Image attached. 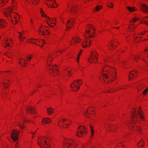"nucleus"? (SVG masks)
I'll return each mask as SVG.
<instances>
[{
  "label": "nucleus",
  "mask_w": 148,
  "mask_h": 148,
  "mask_svg": "<svg viewBox=\"0 0 148 148\" xmlns=\"http://www.w3.org/2000/svg\"><path fill=\"white\" fill-rule=\"evenodd\" d=\"M103 65L100 71L103 80L106 83L110 84L116 78V75L115 69L108 66L106 64Z\"/></svg>",
  "instance_id": "obj_1"
},
{
  "label": "nucleus",
  "mask_w": 148,
  "mask_h": 148,
  "mask_svg": "<svg viewBox=\"0 0 148 148\" xmlns=\"http://www.w3.org/2000/svg\"><path fill=\"white\" fill-rule=\"evenodd\" d=\"M131 121H127V118L125 116L123 115L121 117V121L129 127L130 129L132 131H137L140 133L142 130L141 127L138 125L137 115L136 109L133 108L131 111Z\"/></svg>",
  "instance_id": "obj_2"
},
{
  "label": "nucleus",
  "mask_w": 148,
  "mask_h": 148,
  "mask_svg": "<svg viewBox=\"0 0 148 148\" xmlns=\"http://www.w3.org/2000/svg\"><path fill=\"white\" fill-rule=\"evenodd\" d=\"M12 3L13 5L9 8L4 9L3 12L5 15L8 17V19H10L13 24H15L19 21V15L16 13V9L15 5L17 4L16 0H11Z\"/></svg>",
  "instance_id": "obj_3"
},
{
  "label": "nucleus",
  "mask_w": 148,
  "mask_h": 148,
  "mask_svg": "<svg viewBox=\"0 0 148 148\" xmlns=\"http://www.w3.org/2000/svg\"><path fill=\"white\" fill-rule=\"evenodd\" d=\"M140 58L144 60L146 63H148V48L145 49L144 52L138 54L133 55L131 54L130 57L131 59L137 62L138 59Z\"/></svg>",
  "instance_id": "obj_4"
},
{
  "label": "nucleus",
  "mask_w": 148,
  "mask_h": 148,
  "mask_svg": "<svg viewBox=\"0 0 148 148\" xmlns=\"http://www.w3.org/2000/svg\"><path fill=\"white\" fill-rule=\"evenodd\" d=\"M51 140L48 137H39L38 139V144L42 148H50Z\"/></svg>",
  "instance_id": "obj_5"
},
{
  "label": "nucleus",
  "mask_w": 148,
  "mask_h": 148,
  "mask_svg": "<svg viewBox=\"0 0 148 148\" xmlns=\"http://www.w3.org/2000/svg\"><path fill=\"white\" fill-rule=\"evenodd\" d=\"M77 142L72 138H65L63 140L62 145L64 148H76Z\"/></svg>",
  "instance_id": "obj_6"
},
{
  "label": "nucleus",
  "mask_w": 148,
  "mask_h": 148,
  "mask_svg": "<svg viewBox=\"0 0 148 148\" xmlns=\"http://www.w3.org/2000/svg\"><path fill=\"white\" fill-rule=\"evenodd\" d=\"M40 12L42 16L46 19L47 23L50 27H54L56 23V18H50L44 12L42 8L39 9Z\"/></svg>",
  "instance_id": "obj_7"
},
{
  "label": "nucleus",
  "mask_w": 148,
  "mask_h": 148,
  "mask_svg": "<svg viewBox=\"0 0 148 148\" xmlns=\"http://www.w3.org/2000/svg\"><path fill=\"white\" fill-rule=\"evenodd\" d=\"M11 74L12 72L10 71L5 72L3 73L4 76L0 81V83L3 84V86L5 88H7L9 85V78L11 77Z\"/></svg>",
  "instance_id": "obj_8"
},
{
  "label": "nucleus",
  "mask_w": 148,
  "mask_h": 148,
  "mask_svg": "<svg viewBox=\"0 0 148 148\" xmlns=\"http://www.w3.org/2000/svg\"><path fill=\"white\" fill-rule=\"evenodd\" d=\"M95 32V28L92 25H89L86 26V35L87 37L92 38L93 37Z\"/></svg>",
  "instance_id": "obj_9"
},
{
  "label": "nucleus",
  "mask_w": 148,
  "mask_h": 148,
  "mask_svg": "<svg viewBox=\"0 0 148 148\" xmlns=\"http://www.w3.org/2000/svg\"><path fill=\"white\" fill-rule=\"evenodd\" d=\"M71 121L65 119H60L58 121V125L61 128H66L68 127Z\"/></svg>",
  "instance_id": "obj_10"
},
{
  "label": "nucleus",
  "mask_w": 148,
  "mask_h": 148,
  "mask_svg": "<svg viewBox=\"0 0 148 148\" xmlns=\"http://www.w3.org/2000/svg\"><path fill=\"white\" fill-rule=\"evenodd\" d=\"M82 83V82L81 79L74 81L71 86V90L74 91H77Z\"/></svg>",
  "instance_id": "obj_11"
},
{
  "label": "nucleus",
  "mask_w": 148,
  "mask_h": 148,
  "mask_svg": "<svg viewBox=\"0 0 148 148\" xmlns=\"http://www.w3.org/2000/svg\"><path fill=\"white\" fill-rule=\"evenodd\" d=\"M13 41L10 38H5L2 41V46L6 48H10L12 47L13 44Z\"/></svg>",
  "instance_id": "obj_12"
},
{
  "label": "nucleus",
  "mask_w": 148,
  "mask_h": 148,
  "mask_svg": "<svg viewBox=\"0 0 148 148\" xmlns=\"http://www.w3.org/2000/svg\"><path fill=\"white\" fill-rule=\"evenodd\" d=\"M82 113L83 115L86 116V117L89 119L90 117L88 115H94L95 114V109L93 107L90 106L86 110H83Z\"/></svg>",
  "instance_id": "obj_13"
},
{
  "label": "nucleus",
  "mask_w": 148,
  "mask_h": 148,
  "mask_svg": "<svg viewBox=\"0 0 148 148\" xmlns=\"http://www.w3.org/2000/svg\"><path fill=\"white\" fill-rule=\"evenodd\" d=\"M27 121L32 122L31 121L27 120L21 116L19 119L16 120L15 124L16 125H18L20 128L23 129L24 127L25 122Z\"/></svg>",
  "instance_id": "obj_14"
},
{
  "label": "nucleus",
  "mask_w": 148,
  "mask_h": 148,
  "mask_svg": "<svg viewBox=\"0 0 148 148\" xmlns=\"http://www.w3.org/2000/svg\"><path fill=\"white\" fill-rule=\"evenodd\" d=\"M39 34L45 37L49 35V32L47 30V27L45 26H42L38 30Z\"/></svg>",
  "instance_id": "obj_15"
},
{
  "label": "nucleus",
  "mask_w": 148,
  "mask_h": 148,
  "mask_svg": "<svg viewBox=\"0 0 148 148\" xmlns=\"http://www.w3.org/2000/svg\"><path fill=\"white\" fill-rule=\"evenodd\" d=\"M27 42L35 43L40 47H42L45 42L44 40H40L39 39H29L27 40Z\"/></svg>",
  "instance_id": "obj_16"
},
{
  "label": "nucleus",
  "mask_w": 148,
  "mask_h": 148,
  "mask_svg": "<svg viewBox=\"0 0 148 148\" xmlns=\"http://www.w3.org/2000/svg\"><path fill=\"white\" fill-rule=\"evenodd\" d=\"M86 133V128L84 126H80L78 127L76 135L80 137L85 135Z\"/></svg>",
  "instance_id": "obj_17"
},
{
  "label": "nucleus",
  "mask_w": 148,
  "mask_h": 148,
  "mask_svg": "<svg viewBox=\"0 0 148 148\" xmlns=\"http://www.w3.org/2000/svg\"><path fill=\"white\" fill-rule=\"evenodd\" d=\"M98 55L95 51L91 52L90 56L88 59V61L90 63H96L97 61Z\"/></svg>",
  "instance_id": "obj_18"
},
{
  "label": "nucleus",
  "mask_w": 148,
  "mask_h": 148,
  "mask_svg": "<svg viewBox=\"0 0 148 148\" xmlns=\"http://www.w3.org/2000/svg\"><path fill=\"white\" fill-rule=\"evenodd\" d=\"M61 21L63 23H65V22L66 21V25L67 28L66 29V31H68V29H70L74 23V20L72 18H71L66 21L65 19H63L62 18H61Z\"/></svg>",
  "instance_id": "obj_19"
},
{
  "label": "nucleus",
  "mask_w": 148,
  "mask_h": 148,
  "mask_svg": "<svg viewBox=\"0 0 148 148\" xmlns=\"http://www.w3.org/2000/svg\"><path fill=\"white\" fill-rule=\"evenodd\" d=\"M58 66L56 65H54L52 66H51L49 67V72L50 73H51L54 76L56 75L58 72L57 70Z\"/></svg>",
  "instance_id": "obj_20"
},
{
  "label": "nucleus",
  "mask_w": 148,
  "mask_h": 148,
  "mask_svg": "<svg viewBox=\"0 0 148 148\" xmlns=\"http://www.w3.org/2000/svg\"><path fill=\"white\" fill-rule=\"evenodd\" d=\"M138 19V18H134L132 21L130 22V24L129 26L128 31L129 32H133L134 31L136 26L134 25V23Z\"/></svg>",
  "instance_id": "obj_21"
},
{
  "label": "nucleus",
  "mask_w": 148,
  "mask_h": 148,
  "mask_svg": "<svg viewBox=\"0 0 148 148\" xmlns=\"http://www.w3.org/2000/svg\"><path fill=\"white\" fill-rule=\"evenodd\" d=\"M45 3L49 7L56 8L58 6V4L54 0H47Z\"/></svg>",
  "instance_id": "obj_22"
},
{
  "label": "nucleus",
  "mask_w": 148,
  "mask_h": 148,
  "mask_svg": "<svg viewBox=\"0 0 148 148\" xmlns=\"http://www.w3.org/2000/svg\"><path fill=\"white\" fill-rule=\"evenodd\" d=\"M20 131L17 130H14L11 134L12 139L16 141L18 139V134Z\"/></svg>",
  "instance_id": "obj_23"
},
{
  "label": "nucleus",
  "mask_w": 148,
  "mask_h": 148,
  "mask_svg": "<svg viewBox=\"0 0 148 148\" xmlns=\"http://www.w3.org/2000/svg\"><path fill=\"white\" fill-rule=\"evenodd\" d=\"M117 44V41L116 40H112L108 44V47H109L110 49L112 50L115 48Z\"/></svg>",
  "instance_id": "obj_24"
},
{
  "label": "nucleus",
  "mask_w": 148,
  "mask_h": 148,
  "mask_svg": "<svg viewBox=\"0 0 148 148\" xmlns=\"http://www.w3.org/2000/svg\"><path fill=\"white\" fill-rule=\"evenodd\" d=\"M104 127L106 130L112 131L115 130L117 127V126L116 125H111L108 123L105 124L104 125Z\"/></svg>",
  "instance_id": "obj_25"
},
{
  "label": "nucleus",
  "mask_w": 148,
  "mask_h": 148,
  "mask_svg": "<svg viewBox=\"0 0 148 148\" xmlns=\"http://www.w3.org/2000/svg\"><path fill=\"white\" fill-rule=\"evenodd\" d=\"M140 11L145 14H148V6L145 4H142L140 7Z\"/></svg>",
  "instance_id": "obj_26"
},
{
  "label": "nucleus",
  "mask_w": 148,
  "mask_h": 148,
  "mask_svg": "<svg viewBox=\"0 0 148 148\" xmlns=\"http://www.w3.org/2000/svg\"><path fill=\"white\" fill-rule=\"evenodd\" d=\"M26 114H36L35 108L34 107L29 106L26 109Z\"/></svg>",
  "instance_id": "obj_27"
},
{
  "label": "nucleus",
  "mask_w": 148,
  "mask_h": 148,
  "mask_svg": "<svg viewBox=\"0 0 148 148\" xmlns=\"http://www.w3.org/2000/svg\"><path fill=\"white\" fill-rule=\"evenodd\" d=\"M137 71L136 70H133L130 72L129 75V80L132 79L136 77L137 75Z\"/></svg>",
  "instance_id": "obj_28"
},
{
  "label": "nucleus",
  "mask_w": 148,
  "mask_h": 148,
  "mask_svg": "<svg viewBox=\"0 0 148 148\" xmlns=\"http://www.w3.org/2000/svg\"><path fill=\"white\" fill-rule=\"evenodd\" d=\"M82 40L79 38L77 37L73 38L70 41V44L71 45H73L75 44L77 42H80Z\"/></svg>",
  "instance_id": "obj_29"
},
{
  "label": "nucleus",
  "mask_w": 148,
  "mask_h": 148,
  "mask_svg": "<svg viewBox=\"0 0 148 148\" xmlns=\"http://www.w3.org/2000/svg\"><path fill=\"white\" fill-rule=\"evenodd\" d=\"M69 10L71 12H76L79 9V7L77 5H72L71 7H68Z\"/></svg>",
  "instance_id": "obj_30"
},
{
  "label": "nucleus",
  "mask_w": 148,
  "mask_h": 148,
  "mask_svg": "<svg viewBox=\"0 0 148 148\" xmlns=\"http://www.w3.org/2000/svg\"><path fill=\"white\" fill-rule=\"evenodd\" d=\"M91 40L88 39H85L84 41L82 43V46L83 48L88 47L90 45Z\"/></svg>",
  "instance_id": "obj_31"
},
{
  "label": "nucleus",
  "mask_w": 148,
  "mask_h": 148,
  "mask_svg": "<svg viewBox=\"0 0 148 148\" xmlns=\"http://www.w3.org/2000/svg\"><path fill=\"white\" fill-rule=\"evenodd\" d=\"M138 114L142 121H146L143 115L144 114L141 110V109L140 107H139L138 109Z\"/></svg>",
  "instance_id": "obj_32"
},
{
  "label": "nucleus",
  "mask_w": 148,
  "mask_h": 148,
  "mask_svg": "<svg viewBox=\"0 0 148 148\" xmlns=\"http://www.w3.org/2000/svg\"><path fill=\"white\" fill-rule=\"evenodd\" d=\"M82 52V50H80V52L78 53V55H77V58H76V60L78 63L77 65H78V68L81 71H82L83 69H84V68L82 67H81L79 64V58L80 56V55H81V53Z\"/></svg>",
  "instance_id": "obj_33"
},
{
  "label": "nucleus",
  "mask_w": 148,
  "mask_h": 148,
  "mask_svg": "<svg viewBox=\"0 0 148 148\" xmlns=\"http://www.w3.org/2000/svg\"><path fill=\"white\" fill-rule=\"evenodd\" d=\"M145 85L143 84H138L136 86L137 94L138 95L140 94V91L145 88Z\"/></svg>",
  "instance_id": "obj_34"
},
{
  "label": "nucleus",
  "mask_w": 148,
  "mask_h": 148,
  "mask_svg": "<svg viewBox=\"0 0 148 148\" xmlns=\"http://www.w3.org/2000/svg\"><path fill=\"white\" fill-rule=\"evenodd\" d=\"M7 25V22L5 20L0 18V28H3Z\"/></svg>",
  "instance_id": "obj_35"
},
{
  "label": "nucleus",
  "mask_w": 148,
  "mask_h": 148,
  "mask_svg": "<svg viewBox=\"0 0 148 148\" xmlns=\"http://www.w3.org/2000/svg\"><path fill=\"white\" fill-rule=\"evenodd\" d=\"M123 144L121 143H118L116 144H114L113 145L114 148H126L124 147Z\"/></svg>",
  "instance_id": "obj_36"
},
{
  "label": "nucleus",
  "mask_w": 148,
  "mask_h": 148,
  "mask_svg": "<svg viewBox=\"0 0 148 148\" xmlns=\"http://www.w3.org/2000/svg\"><path fill=\"white\" fill-rule=\"evenodd\" d=\"M19 63L23 66H25L26 65L27 62L26 60L23 58L19 59L18 60Z\"/></svg>",
  "instance_id": "obj_37"
},
{
  "label": "nucleus",
  "mask_w": 148,
  "mask_h": 148,
  "mask_svg": "<svg viewBox=\"0 0 148 148\" xmlns=\"http://www.w3.org/2000/svg\"><path fill=\"white\" fill-rule=\"evenodd\" d=\"M19 39L21 41H23L25 38V34L23 32H19Z\"/></svg>",
  "instance_id": "obj_38"
},
{
  "label": "nucleus",
  "mask_w": 148,
  "mask_h": 148,
  "mask_svg": "<svg viewBox=\"0 0 148 148\" xmlns=\"http://www.w3.org/2000/svg\"><path fill=\"white\" fill-rule=\"evenodd\" d=\"M51 121V119L48 118H43L42 123L43 125H45L49 123Z\"/></svg>",
  "instance_id": "obj_39"
},
{
  "label": "nucleus",
  "mask_w": 148,
  "mask_h": 148,
  "mask_svg": "<svg viewBox=\"0 0 148 148\" xmlns=\"http://www.w3.org/2000/svg\"><path fill=\"white\" fill-rule=\"evenodd\" d=\"M52 54H49L47 60V64L48 66H50L51 64V62L53 59V57H52Z\"/></svg>",
  "instance_id": "obj_40"
},
{
  "label": "nucleus",
  "mask_w": 148,
  "mask_h": 148,
  "mask_svg": "<svg viewBox=\"0 0 148 148\" xmlns=\"http://www.w3.org/2000/svg\"><path fill=\"white\" fill-rule=\"evenodd\" d=\"M8 1L9 0H0V7L4 6Z\"/></svg>",
  "instance_id": "obj_41"
},
{
  "label": "nucleus",
  "mask_w": 148,
  "mask_h": 148,
  "mask_svg": "<svg viewBox=\"0 0 148 148\" xmlns=\"http://www.w3.org/2000/svg\"><path fill=\"white\" fill-rule=\"evenodd\" d=\"M62 50H61V49H58L54 51L53 55L54 56H58L59 55L57 53H61L62 52Z\"/></svg>",
  "instance_id": "obj_42"
},
{
  "label": "nucleus",
  "mask_w": 148,
  "mask_h": 148,
  "mask_svg": "<svg viewBox=\"0 0 148 148\" xmlns=\"http://www.w3.org/2000/svg\"><path fill=\"white\" fill-rule=\"evenodd\" d=\"M70 71L71 69L69 68H66V70L64 71V73H65V75L69 76H71V73Z\"/></svg>",
  "instance_id": "obj_43"
},
{
  "label": "nucleus",
  "mask_w": 148,
  "mask_h": 148,
  "mask_svg": "<svg viewBox=\"0 0 148 148\" xmlns=\"http://www.w3.org/2000/svg\"><path fill=\"white\" fill-rule=\"evenodd\" d=\"M128 11L130 12H133L137 10V9L135 7H131L128 6L127 7Z\"/></svg>",
  "instance_id": "obj_44"
},
{
  "label": "nucleus",
  "mask_w": 148,
  "mask_h": 148,
  "mask_svg": "<svg viewBox=\"0 0 148 148\" xmlns=\"http://www.w3.org/2000/svg\"><path fill=\"white\" fill-rule=\"evenodd\" d=\"M117 63H119V65L120 66H122L123 68H125V66L127 64V62L122 60L119 61Z\"/></svg>",
  "instance_id": "obj_45"
},
{
  "label": "nucleus",
  "mask_w": 148,
  "mask_h": 148,
  "mask_svg": "<svg viewBox=\"0 0 148 148\" xmlns=\"http://www.w3.org/2000/svg\"><path fill=\"white\" fill-rule=\"evenodd\" d=\"M102 8V6L101 5L97 6L93 10V12H96L99 11L100 9Z\"/></svg>",
  "instance_id": "obj_46"
},
{
  "label": "nucleus",
  "mask_w": 148,
  "mask_h": 148,
  "mask_svg": "<svg viewBox=\"0 0 148 148\" xmlns=\"http://www.w3.org/2000/svg\"><path fill=\"white\" fill-rule=\"evenodd\" d=\"M47 112L48 114L50 115L53 113V110L51 107L47 108Z\"/></svg>",
  "instance_id": "obj_47"
},
{
  "label": "nucleus",
  "mask_w": 148,
  "mask_h": 148,
  "mask_svg": "<svg viewBox=\"0 0 148 148\" xmlns=\"http://www.w3.org/2000/svg\"><path fill=\"white\" fill-rule=\"evenodd\" d=\"M28 2L31 1L33 4L34 5H36L39 2L40 0H27Z\"/></svg>",
  "instance_id": "obj_48"
},
{
  "label": "nucleus",
  "mask_w": 148,
  "mask_h": 148,
  "mask_svg": "<svg viewBox=\"0 0 148 148\" xmlns=\"http://www.w3.org/2000/svg\"><path fill=\"white\" fill-rule=\"evenodd\" d=\"M90 133H91V136L90 137H92L94 134V131L93 129V126L91 125H90Z\"/></svg>",
  "instance_id": "obj_49"
},
{
  "label": "nucleus",
  "mask_w": 148,
  "mask_h": 148,
  "mask_svg": "<svg viewBox=\"0 0 148 148\" xmlns=\"http://www.w3.org/2000/svg\"><path fill=\"white\" fill-rule=\"evenodd\" d=\"M138 147H143L144 146V141L143 140H141L138 143Z\"/></svg>",
  "instance_id": "obj_50"
},
{
  "label": "nucleus",
  "mask_w": 148,
  "mask_h": 148,
  "mask_svg": "<svg viewBox=\"0 0 148 148\" xmlns=\"http://www.w3.org/2000/svg\"><path fill=\"white\" fill-rule=\"evenodd\" d=\"M13 53L10 52H8L5 54V55L9 58H11L13 56Z\"/></svg>",
  "instance_id": "obj_51"
},
{
  "label": "nucleus",
  "mask_w": 148,
  "mask_h": 148,
  "mask_svg": "<svg viewBox=\"0 0 148 148\" xmlns=\"http://www.w3.org/2000/svg\"><path fill=\"white\" fill-rule=\"evenodd\" d=\"M107 6L108 7L112 8H113V4L112 3L109 2L107 3Z\"/></svg>",
  "instance_id": "obj_52"
},
{
  "label": "nucleus",
  "mask_w": 148,
  "mask_h": 148,
  "mask_svg": "<svg viewBox=\"0 0 148 148\" xmlns=\"http://www.w3.org/2000/svg\"><path fill=\"white\" fill-rule=\"evenodd\" d=\"M145 18H148V17H144V18L143 19V23L148 26V21L146 20Z\"/></svg>",
  "instance_id": "obj_53"
},
{
  "label": "nucleus",
  "mask_w": 148,
  "mask_h": 148,
  "mask_svg": "<svg viewBox=\"0 0 148 148\" xmlns=\"http://www.w3.org/2000/svg\"><path fill=\"white\" fill-rule=\"evenodd\" d=\"M127 88V86L126 85H124V86H121L120 88H119V89L121 90L123 89H126Z\"/></svg>",
  "instance_id": "obj_54"
},
{
  "label": "nucleus",
  "mask_w": 148,
  "mask_h": 148,
  "mask_svg": "<svg viewBox=\"0 0 148 148\" xmlns=\"http://www.w3.org/2000/svg\"><path fill=\"white\" fill-rule=\"evenodd\" d=\"M33 57V55H31L29 56H27V60L29 61Z\"/></svg>",
  "instance_id": "obj_55"
},
{
  "label": "nucleus",
  "mask_w": 148,
  "mask_h": 148,
  "mask_svg": "<svg viewBox=\"0 0 148 148\" xmlns=\"http://www.w3.org/2000/svg\"><path fill=\"white\" fill-rule=\"evenodd\" d=\"M103 61H104V63H107L108 62V58H104Z\"/></svg>",
  "instance_id": "obj_56"
},
{
  "label": "nucleus",
  "mask_w": 148,
  "mask_h": 148,
  "mask_svg": "<svg viewBox=\"0 0 148 148\" xmlns=\"http://www.w3.org/2000/svg\"><path fill=\"white\" fill-rule=\"evenodd\" d=\"M125 37L126 38V40L127 41H128V39H129L130 38V36L129 35L128 36H127V35H125Z\"/></svg>",
  "instance_id": "obj_57"
},
{
  "label": "nucleus",
  "mask_w": 148,
  "mask_h": 148,
  "mask_svg": "<svg viewBox=\"0 0 148 148\" xmlns=\"http://www.w3.org/2000/svg\"><path fill=\"white\" fill-rule=\"evenodd\" d=\"M19 145L18 143H16L15 145V148H18L19 147Z\"/></svg>",
  "instance_id": "obj_58"
},
{
  "label": "nucleus",
  "mask_w": 148,
  "mask_h": 148,
  "mask_svg": "<svg viewBox=\"0 0 148 148\" xmlns=\"http://www.w3.org/2000/svg\"><path fill=\"white\" fill-rule=\"evenodd\" d=\"M82 0L85 3H86L88 1H89V0Z\"/></svg>",
  "instance_id": "obj_59"
},
{
  "label": "nucleus",
  "mask_w": 148,
  "mask_h": 148,
  "mask_svg": "<svg viewBox=\"0 0 148 148\" xmlns=\"http://www.w3.org/2000/svg\"><path fill=\"white\" fill-rule=\"evenodd\" d=\"M115 90H109V92H113Z\"/></svg>",
  "instance_id": "obj_60"
},
{
  "label": "nucleus",
  "mask_w": 148,
  "mask_h": 148,
  "mask_svg": "<svg viewBox=\"0 0 148 148\" xmlns=\"http://www.w3.org/2000/svg\"><path fill=\"white\" fill-rule=\"evenodd\" d=\"M1 96L2 97V98L4 97V95H3L2 93L1 94Z\"/></svg>",
  "instance_id": "obj_61"
},
{
  "label": "nucleus",
  "mask_w": 148,
  "mask_h": 148,
  "mask_svg": "<svg viewBox=\"0 0 148 148\" xmlns=\"http://www.w3.org/2000/svg\"><path fill=\"white\" fill-rule=\"evenodd\" d=\"M131 134H129V133H128L127 134V135H126V136H129Z\"/></svg>",
  "instance_id": "obj_62"
},
{
  "label": "nucleus",
  "mask_w": 148,
  "mask_h": 148,
  "mask_svg": "<svg viewBox=\"0 0 148 148\" xmlns=\"http://www.w3.org/2000/svg\"><path fill=\"white\" fill-rule=\"evenodd\" d=\"M33 21L32 20H31V23H32V24H33Z\"/></svg>",
  "instance_id": "obj_63"
},
{
  "label": "nucleus",
  "mask_w": 148,
  "mask_h": 148,
  "mask_svg": "<svg viewBox=\"0 0 148 148\" xmlns=\"http://www.w3.org/2000/svg\"><path fill=\"white\" fill-rule=\"evenodd\" d=\"M115 28H116V29H119V27H114Z\"/></svg>",
  "instance_id": "obj_64"
}]
</instances>
